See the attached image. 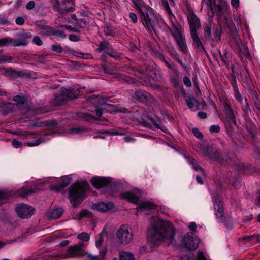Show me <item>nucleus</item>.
Returning a JSON list of instances; mask_svg holds the SVG:
<instances>
[{
    "instance_id": "nucleus-1",
    "label": "nucleus",
    "mask_w": 260,
    "mask_h": 260,
    "mask_svg": "<svg viewBox=\"0 0 260 260\" xmlns=\"http://www.w3.org/2000/svg\"><path fill=\"white\" fill-rule=\"evenodd\" d=\"M151 240L154 245H159L162 241L167 240L174 244L175 230L168 221L160 220L148 230Z\"/></svg>"
},
{
    "instance_id": "nucleus-2",
    "label": "nucleus",
    "mask_w": 260,
    "mask_h": 260,
    "mask_svg": "<svg viewBox=\"0 0 260 260\" xmlns=\"http://www.w3.org/2000/svg\"><path fill=\"white\" fill-rule=\"evenodd\" d=\"M202 147L206 156L217 160L222 165H231L235 157L234 155L230 154L224 150H217L214 144L207 145L206 147L202 146Z\"/></svg>"
},
{
    "instance_id": "nucleus-3",
    "label": "nucleus",
    "mask_w": 260,
    "mask_h": 260,
    "mask_svg": "<svg viewBox=\"0 0 260 260\" xmlns=\"http://www.w3.org/2000/svg\"><path fill=\"white\" fill-rule=\"evenodd\" d=\"M90 187L86 181L75 183L69 188V198L72 206L75 208L84 199L85 191Z\"/></svg>"
},
{
    "instance_id": "nucleus-4",
    "label": "nucleus",
    "mask_w": 260,
    "mask_h": 260,
    "mask_svg": "<svg viewBox=\"0 0 260 260\" xmlns=\"http://www.w3.org/2000/svg\"><path fill=\"white\" fill-rule=\"evenodd\" d=\"M136 9L141 14V20L144 26L149 31H154V28L151 22L148 12L149 7L143 0H132Z\"/></svg>"
},
{
    "instance_id": "nucleus-5",
    "label": "nucleus",
    "mask_w": 260,
    "mask_h": 260,
    "mask_svg": "<svg viewBox=\"0 0 260 260\" xmlns=\"http://www.w3.org/2000/svg\"><path fill=\"white\" fill-rule=\"evenodd\" d=\"M78 96V92L73 88H62L60 93L55 95L54 105L57 106L63 105L67 101Z\"/></svg>"
},
{
    "instance_id": "nucleus-6",
    "label": "nucleus",
    "mask_w": 260,
    "mask_h": 260,
    "mask_svg": "<svg viewBox=\"0 0 260 260\" xmlns=\"http://www.w3.org/2000/svg\"><path fill=\"white\" fill-rule=\"evenodd\" d=\"M107 236V232L105 229H103L102 232L98 235V237L95 241L96 247L99 249V255H92L88 254L87 257L92 260H104L105 254L107 252V249L105 247H102V244L104 241V238Z\"/></svg>"
},
{
    "instance_id": "nucleus-7",
    "label": "nucleus",
    "mask_w": 260,
    "mask_h": 260,
    "mask_svg": "<svg viewBox=\"0 0 260 260\" xmlns=\"http://www.w3.org/2000/svg\"><path fill=\"white\" fill-rule=\"evenodd\" d=\"M84 244L83 242H79L77 244L70 246L64 254L65 258H80L87 256L89 253L84 251L83 247Z\"/></svg>"
},
{
    "instance_id": "nucleus-8",
    "label": "nucleus",
    "mask_w": 260,
    "mask_h": 260,
    "mask_svg": "<svg viewBox=\"0 0 260 260\" xmlns=\"http://www.w3.org/2000/svg\"><path fill=\"white\" fill-rule=\"evenodd\" d=\"M214 207L215 215L217 218L219 219V222L224 223L225 226L232 228L233 222H230L229 223H228L226 221L225 218L224 217V212L223 204L218 196H216L214 200Z\"/></svg>"
},
{
    "instance_id": "nucleus-9",
    "label": "nucleus",
    "mask_w": 260,
    "mask_h": 260,
    "mask_svg": "<svg viewBox=\"0 0 260 260\" xmlns=\"http://www.w3.org/2000/svg\"><path fill=\"white\" fill-rule=\"evenodd\" d=\"M15 210L20 218L28 219L34 214L35 210L32 206L21 203L16 205Z\"/></svg>"
},
{
    "instance_id": "nucleus-10",
    "label": "nucleus",
    "mask_w": 260,
    "mask_h": 260,
    "mask_svg": "<svg viewBox=\"0 0 260 260\" xmlns=\"http://www.w3.org/2000/svg\"><path fill=\"white\" fill-rule=\"evenodd\" d=\"M116 236L122 244H128L133 239V234L131 229L125 225H122L116 232Z\"/></svg>"
},
{
    "instance_id": "nucleus-11",
    "label": "nucleus",
    "mask_w": 260,
    "mask_h": 260,
    "mask_svg": "<svg viewBox=\"0 0 260 260\" xmlns=\"http://www.w3.org/2000/svg\"><path fill=\"white\" fill-rule=\"evenodd\" d=\"M187 19L189 24L190 34L197 32V30L201 27L200 19L195 14L192 9L187 11Z\"/></svg>"
},
{
    "instance_id": "nucleus-12",
    "label": "nucleus",
    "mask_w": 260,
    "mask_h": 260,
    "mask_svg": "<svg viewBox=\"0 0 260 260\" xmlns=\"http://www.w3.org/2000/svg\"><path fill=\"white\" fill-rule=\"evenodd\" d=\"M6 76L9 77L10 80H14L18 77L36 78L37 74L34 71H17L9 68Z\"/></svg>"
},
{
    "instance_id": "nucleus-13",
    "label": "nucleus",
    "mask_w": 260,
    "mask_h": 260,
    "mask_svg": "<svg viewBox=\"0 0 260 260\" xmlns=\"http://www.w3.org/2000/svg\"><path fill=\"white\" fill-rule=\"evenodd\" d=\"M200 242V239L198 237L193 236L192 233H187L184 236L182 243L184 247L189 250H194L196 249Z\"/></svg>"
},
{
    "instance_id": "nucleus-14",
    "label": "nucleus",
    "mask_w": 260,
    "mask_h": 260,
    "mask_svg": "<svg viewBox=\"0 0 260 260\" xmlns=\"http://www.w3.org/2000/svg\"><path fill=\"white\" fill-rule=\"evenodd\" d=\"M225 107L227 109V111L226 112V118L224 122L225 126L226 127L228 134L229 136H231L234 132V128H233L232 124L236 125V121L233 112L229 105L226 104Z\"/></svg>"
},
{
    "instance_id": "nucleus-15",
    "label": "nucleus",
    "mask_w": 260,
    "mask_h": 260,
    "mask_svg": "<svg viewBox=\"0 0 260 260\" xmlns=\"http://www.w3.org/2000/svg\"><path fill=\"white\" fill-rule=\"evenodd\" d=\"M205 2L208 7L214 13V11L216 14L221 17L223 14V11L226 8V4L224 2H221L220 4H216L215 0H202V2Z\"/></svg>"
},
{
    "instance_id": "nucleus-16",
    "label": "nucleus",
    "mask_w": 260,
    "mask_h": 260,
    "mask_svg": "<svg viewBox=\"0 0 260 260\" xmlns=\"http://www.w3.org/2000/svg\"><path fill=\"white\" fill-rule=\"evenodd\" d=\"M111 179L110 177L96 176L91 179V184L96 188L105 187L106 190L111 188Z\"/></svg>"
},
{
    "instance_id": "nucleus-17",
    "label": "nucleus",
    "mask_w": 260,
    "mask_h": 260,
    "mask_svg": "<svg viewBox=\"0 0 260 260\" xmlns=\"http://www.w3.org/2000/svg\"><path fill=\"white\" fill-rule=\"evenodd\" d=\"M172 36L174 38L180 50L183 53L186 54L188 52V48L186 43V39L183 37L182 31L173 34Z\"/></svg>"
},
{
    "instance_id": "nucleus-18",
    "label": "nucleus",
    "mask_w": 260,
    "mask_h": 260,
    "mask_svg": "<svg viewBox=\"0 0 260 260\" xmlns=\"http://www.w3.org/2000/svg\"><path fill=\"white\" fill-rule=\"evenodd\" d=\"M190 36L192 40V45L197 52L206 53L207 51L204 47L203 43L199 37L197 32L190 33Z\"/></svg>"
},
{
    "instance_id": "nucleus-19",
    "label": "nucleus",
    "mask_w": 260,
    "mask_h": 260,
    "mask_svg": "<svg viewBox=\"0 0 260 260\" xmlns=\"http://www.w3.org/2000/svg\"><path fill=\"white\" fill-rule=\"evenodd\" d=\"M106 99L107 98L105 96H100L99 95H96L94 94L88 98V101L93 103L96 107L99 106H102L104 105H107L112 107H115L113 105L107 103L106 101Z\"/></svg>"
},
{
    "instance_id": "nucleus-20",
    "label": "nucleus",
    "mask_w": 260,
    "mask_h": 260,
    "mask_svg": "<svg viewBox=\"0 0 260 260\" xmlns=\"http://www.w3.org/2000/svg\"><path fill=\"white\" fill-rule=\"evenodd\" d=\"M72 181V179L71 177L64 176L60 178L58 184L53 186L52 189L61 191L65 187L68 186Z\"/></svg>"
},
{
    "instance_id": "nucleus-21",
    "label": "nucleus",
    "mask_w": 260,
    "mask_h": 260,
    "mask_svg": "<svg viewBox=\"0 0 260 260\" xmlns=\"http://www.w3.org/2000/svg\"><path fill=\"white\" fill-rule=\"evenodd\" d=\"M167 14L168 15L169 21L170 22L171 26L172 27V29L170 28H169L172 35L180 31H182V28L180 24L178 22L175 23L173 21V19H175V16L173 14L172 12H171V13H168Z\"/></svg>"
},
{
    "instance_id": "nucleus-22",
    "label": "nucleus",
    "mask_w": 260,
    "mask_h": 260,
    "mask_svg": "<svg viewBox=\"0 0 260 260\" xmlns=\"http://www.w3.org/2000/svg\"><path fill=\"white\" fill-rule=\"evenodd\" d=\"M147 118L155 128L160 129L164 132L167 133L168 130L167 127L161 125L162 122L160 118L155 116H152L149 114L147 116Z\"/></svg>"
},
{
    "instance_id": "nucleus-23",
    "label": "nucleus",
    "mask_w": 260,
    "mask_h": 260,
    "mask_svg": "<svg viewBox=\"0 0 260 260\" xmlns=\"http://www.w3.org/2000/svg\"><path fill=\"white\" fill-rule=\"evenodd\" d=\"M93 206L94 209L102 212L111 210L114 207V205L112 202H108L107 203L102 202L94 204Z\"/></svg>"
},
{
    "instance_id": "nucleus-24",
    "label": "nucleus",
    "mask_w": 260,
    "mask_h": 260,
    "mask_svg": "<svg viewBox=\"0 0 260 260\" xmlns=\"http://www.w3.org/2000/svg\"><path fill=\"white\" fill-rule=\"evenodd\" d=\"M45 126L48 128V132L45 133V135H52L58 133V131L51 132V130L58 127L59 124L55 120H47L44 122Z\"/></svg>"
},
{
    "instance_id": "nucleus-25",
    "label": "nucleus",
    "mask_w": 260,
    "mask_h": 260,
    "mask_svg": "<svg viewBox=\"0 0 260 260\" xmlns=\"http://www.w3.org/2000/svg\"><path fill=\"white\" fill-rule=\"evenodd\" d=\"M28 44L27 40H23L21 37H18L17 39L8 37V46L10 45L13 47L23 46H25Z\"/></svg>"
},
{
    "instance_id": "nucleus-26",
    "label": "nucleus",
    "mask_w": 260,
    "mask_h": 260,
    "mask_svg": "<svg viewBox=\"0 0 260 260\" xmlns=\"http://www.w3.org/2000/svg\"><path fill=\"white\" fill-rule=\"evenodd\" d=\"M120 198L125 200L128 202L137 203L138 202L139 198L133 192L129 191H125L122 192L120 195Z\"/></svg>"
},
{
    "instance_id": "nucleus-27",
    "label": "nucleus",
    "mask_w": 260,
    "mask_h": 260,
    "mask_svg": "<svg viewBox=\"0 0 260 260\" xmlns=\"http://www.w3.org/2000/svg\"><path fill=\"white\" fill-rule=\"evenodd\" d=\"M37 190L36 187H23L18 190V193L20 197H25L36 192Z\"/></svg>"
},
{
    "instance_id": "nucleus-28",
    "label": "nucleus",
    "mask_w": 260,
    "mask_h": 260,
    "mask_svg": "<svg viewBox=\"0 0 260 260\" xmlns=\"http://www.w3.org/2000/svg\"><path fill=\"white\" fill-rule=\"evenodd\" d=\"M63 213V210L62 208H56L49 212V216L51 219H57L61 216Z\"/></svg>"
},
{
    "instance_id": "nucleus-29",
    "label": "nucleus",
    "mask_w": 260,
    "mask_h": 260,
    "mask_svg": "<svg viewBox=\"0 0 260 260\" xmlns=\"http://www.w3.org/2000/svg\"><path fill=\"white\" fill-rule=\"evenodd\" d=\"M135 97L139 101H144L148 99L150 94L143 90H138L135 92Z\"/></svg>"
},
{
    "instance_id": "nucleus-30",
    "label": "nucleus",
    "mask_w": 260,
    "mask_h": 260,
    "mask_svg": "<svg viewBox=\"0 0 260 260\" xmlns=\"http://www.w3.org/2000/svg\"><path fill=\"white\" fill-rule=\"evenodd\" d=\"M156 205L151 202L146 201L140 203L138 206V209L139 210H149L151 209H154Z\"/></svg>"
},
{
    "instance_id": "nucleus-31",
    "label": "nucleus",
    "mask_w": 260,
    "mask_h": 260,
    "mask_svg": "<svg viewBox=\"0 0 260 260\" xmlns=\"http://www.w3.org/2000/svg\"><path fill=\"white\" fill-rule=\"evenodd\" d=\"M106 53L109 56L113 58L115 60H120L122 58V54L116 50L111 48L106 51Z\"/></svg>"
},
{
    "instance_id": "nucleus-32",
    "label": "nucleus",
    "mask_w": 260,
    "mask_h": 260,
    "mask_svg": "<svg viewBox=\"0 0 260 260\" xmlns=\"http://www.w3.org/2000/svg\"><path fill=\"white\" fill-rule=\"evenodd\" d=\"M38 26L39 30H41V32L44 35L49 36L52 35L53 28L52 27L41 24H38Z\"/></svg>"
},
{
    "instance_id": "nucleus-33",
    "label": "nucleus",
    "mask_w": 260,
    "mask_h": 260,
    "mask_svg": "<svg viewBox=\"0 0 260 260\" xmlns=\"http://www.w3.org/2000/svg\"><path fill=\"white\" fill-rule=\"evenodd\" d=\"M197 100L192 94L189 95L185 100V103L189 108L192 109L196 105Z\"/></svg>"
},
{
    "instance_id": "nucleus-34",
    "label": "nucleus",
    "mask_w": 260,
    "mask_h": 260,
    "mask_svg": "<svg viewBox=\"0 0 260 260\" xmlns=\"http://www.w3.org/2000/svg\"><path fill=\"white\" fill-rule=\"evenodd\" d=\"M245 128L253 137H255L256 128L254 124L251 123L250 121H247Z\"/></svg>"
},
{
    "instance_id": "nucleus-35",
    "label": "nucleus",
    "mask_w": 260,
    "mask_h": 260,
    "mask_svg": "<svg viewBox=\"0 0 260 260\" xmlns=\"http://www.w3.org/2000/svg\"><path fill=\"white\" fill-rule=\"evenodd\" d=\"M212 23L209 22L204 28V37L206 40L210 39L212 36Z\"/></svg>"
},
{
    "instance_id": "nucleus-36",
    "label": "nucleus",
    "mask_w": 260,
    "mask_h": 260,
    "mask_svg": "<svg viewBox=\"0 0 260 260\" xmlns=\"http://www.w3.org/2000/svg\"><path fill=\"white\" fill-rule=\"evenodd\" d=\"M120 260H135L134 255L129 252H121L119 254Z\"/></svg>"
},
{
    "instance_id": "nucleus-37",
    "label": "nucleus",
    "mask_w": 260,
    "mask_h": 260,
    "mask_svg": "<svg viewBox=\"0 0 260 260\" xmlns=\"http://www.w3.org/2000/svg\"><path fill=\"white\" fill-rule=\"evenodd\" d=\"M167 51L168 53H169L170 55L176 61H180L179 54L173 47H168L167 48Z\"/></svg>"
},
{
    "instance_id": "nucleus-38",
    "label": "nucleus",
    "mask_w": 260,
    "mask_h": 260,
    "mask_svg": "<svg viewBox=\"0 0 260 260\" xmlns=\"http://www.w3.org/2000/svg\"><path fill=\"white\" fill-rule=\"evenodd\" d=\"M110 45L109 42L104 40L100 42L98 48L96 49V50L99 52H101L105 50H108V46Z\"/></svg>"
},
{
    "instance_id": "nucleus-39",
    "label": "nucleus",
    "mask_w": 260,
    "mask_h": 260,
    "mask_svg": "<svg viewBox=\"0 0 260 260\" xmlns=\"http://www.w3.org/2000/svg\"><path fill=\"white\" fill-rule=\"evenodd\" d=\"M104 32L106 36L114 37L115 35V32L113 28L110 25H107L104 27Z\"/></svg>"
},
{
    "instance_id": "nucleus-40",
    "label": "nucleus",
    "mask_w": 260,
    "mask_h": 260,
    "mask_svg": "<svg viewBox=\"0 0 260 260\" xmlns=\"http://www.w3.org/2000/svg\"><path fill=\"white\" fill-rule=\"evenodd\" d=\"M142 85L153 90H160L161 89L160 86L155 82H142Z\"/></svg>"
},
{
    "instance_id": "nucleus-41",
    "label": "nucleus",
    "mask_w": 260,
    "mask_h": 260,
    "mask_svg": "<svg viewBox=\"0 0 260 260\" xmlns=\"http://www.w3.org/2000/svg\"><path fill=\"white\" fill-rule=\"evenodd\" d=\"M160 57H161V59L162 60V61L165 63V64L167 65V67L171 69L172 70V71L176 75H178V71H177V70L176 69L175 67L174 66H173V65H171V64H170L165 59L164 56L162 54H160Z\"/></svg>"
},
{
    "instance_id": "nucleus-42",
    "label": "nucleus",
    "mask_w": 260,
    "mask_h": 260,
    "mask_svg": "<svg viewBox=\"0 0 260 260\" xmlns=\"http://www.w3.org/2000/svg\"><path fill=\"white\" fill-rule=\"evenodd\" d=\"M221 32L222 28L221 26H217L216 27L215 30L213 33V35L216 42H218L220 40Z\"/></svg>"
},
{
    "instance_id": "nucleus-43",
    "label": "nucleus",
    "mask_w": 260,
    "mask_h": 260,
    "mask_svg": "<svg viewBox=\"0 0 260 260\" xmlns=\"http://www.w3.org/2000/svg\"><path fill=\"white\" fill-rule=\"evenodd\" d=\"M44 142H45V140L44 138L42 137L34 141L33 142H27L26 145L28 147H33V146H38L41 143Z\"/></svg>"
},
{
    "instance_id": "nucleus-44",
    "label": "nucleus",
    "mask_w": 260,
    "mask_h": 260,
    "mask_svg": "<svg viewBox=\"0 0 260 260\" xmlns=\"http://www.w3.org/2000/svg\"><path fill=\"white\" fill-rule=\"evenodd\" d=\"M218 53L219 54L220 59H221L223 64L226 66H228L229 65V60L227 55L226 51L225 50V52L223 54L221 53L220 51H219Z\"/></svg>"
},
{
    "instance_id": "nucleus-45",
    "label": "nucleus",
    "mask_w": 260,
    "mask_h": 260,
    "mask_svg": "<svg viewBox=\"0 0 260 260\" xmlns=\"http://www.w3.org/2000/svg\"><path fill=\"white\" fill-rule=\"evenodd\" d=\"M77 238L84 242H87L89 240L90 235L86 232H82L78 235Z\"/></svg>"
},
{
    "instance_id": "nucleus-46",
    "label": "nucleus",
    "mask_w": 260,
    "mask_h": 260,
    "mask_svg": "<svg viewBox=\"0 0 260 260\" xmlns=\"http://www.w3.org/2000/svg\"><path fill=\"white\" fill-rule=\"evenodd\" d=\"M14 101L19 105H22L26 102V98L24 96L17 95L14 97Z\"/></svg>"
},
{
    "instance_id": "nucleus-47",
    "label": "nucleus",
    "mask_w": 260,
    "mask_h": 260,
    "mask_svg": "<svg viewBox=\"0 0 260 260\" xmlns=\"http://www.w3.org/2000/svg\"><path fill=\"white\" fill-rule=\"evenodd\" d=\"M86 132L85 128L83 127H76L71 128L70 130V133L80 134Z\"/></svg>"
},
{
    "instance_id": "nucleus-48",
    "label": "nucleus",
    "mask_w": 260,
    "mask_h": 260,
    "mask_svg": "<svg viewBox=\"0 0 260 260\" xmlns=\"http://www.w3.org/2000/svg\"><path fill=\"white\" fill-rule=\"evenodd\" d=\"M86 22L83 19H77L76 23V27L79 29H82L84 28L86 25Z\"/></svg>"
},
{
    "instance_id": "nucleus-49",
    "label": "nucleus",
    "mask_w": 260,
    "mask_h": 260,
    "mask_svg": "<svg viewBox=\"0 0 260 260\" xmlns=\"http://www.w3.org/2000/svg\"><path fill=\"white\" fill-rule=\"evenodd\" d=\"M52 35L54 36L58 37L62 39H64L67 37L64 32L61 30H54L53 29Z\"/></svg>"
},
{
    "instance_id": "nucleus-50",
    "label": "nucleus",
    "mask_w": 260,
    "mask_h": 260,
    "mask_svg": "<svg viewBox=\"0 0 260 260\" xmlns=\"http://www.w3.org/2000/svg\"><path fill=\"white\" fill-rule=\"evenodd\" d=\"M9 194L4 191H0V205L7 202Z\"/></svg>"
},
{
    "instance_id": "nucleus-51",
    "label": "nucleus",
    "mask_w": 260,
    "mask_h": 260,
    "mask_svg": "<svg viewBox=\"0 0 260 260\" xmlns=\"http://www.w3.org/2000/svg\"><path fill=\"white\" fill-rule=\"evenodd\" d=\"M161 5L167 13L172 12L167 0H161Z\"/></svg>"
},
{
    "instance_id": "nucleus-52",
    "label": "nucleus",
    "mask_w": 260,
    "mask_h": 260,
    "mask_svg": "<svg viewBox=\"0 0 260 260\" xmlns=\"http://www.w3.org/2000/svg\"><path fill=\"white\" fill-rule=\"evenodd\" d=\"M245 239L248 241L255 240V241L260 242V235L253 234L252 235L247 236L245 238Z\"/></svg>"
},
{
    "instance_id": "nucleus-53",
    "label": "nucleus",
    "mask_w": 260,
    "mask_h": 260,
    "mask_svg": "<svg viewBox=\"0 0 260 260\" xmlns=\"http://www.w3.org/2000/svg\"><path fill=\"white\" fill-rule=\"evenodd\" d=\"M53 9L57 11L60 15L62 11V8L61 7V4L59 3L58 0H55V3L53 6Z\"/></svg>"
},
{
    "instance_id": "nucleus-54",
    "label": "nucleus",
    "mask_w": 260,
    "mask_h": 260,
    "mask_svg": "<svg viewBox=\"0 0 260 260\" xmlns=\"http://www.w3.org/2000/svg\"><path fill=\"white\" fill-rule=\"evenodd\" d=\"M192 133L194 136L199 139H202L204 137L203 134L197 128H193L192 129Z\"/></svg>"
},
{
    "instance_id": "nucleus-55",
    "label": "nucleus",
    "mask_w": 260,
    "mask_h": 260,
    "mask_svg": "<svg viewBox=\"0 0 260 260\" xmlns=\"http://www.w3.org/2000/svg\"><path fill=\"white\" fill-rule=\"evenodd\" d=\"M78 116L80 118L88 119V118L92 119H96V118L91 114H86L84 113H79Z\"/></svg>"
},
{
    "instance_id": "nucleus-56",
    "label": "nucleus",
    "mask_w": 260,
    "mask_h": 260,
    "mask_svg": "<svg viewBox=\"0 0 260 260\" xmlns=\"http://www.w3.org/2000/svg\"><path fill=\"white\" fill-rule=\"evenodd\" d=\"M60 27L62 28H64L65 29L67 30H69L70 31L76 32H80L81 30L77 28L76 26L73 27H72L71 25H60Z\"/></svg>"
},
{
    "instance_id": "nucleus-57",
    "label": "nucleus",
    "mask_w": 260,
    "mask_h": 260,
    "mask_svg": "<svg viewBox=\"0 0 260 260\" xmlns=\"http://www.w3.org/2000/svg\"><path fill=\"white\" fill-rule=\"evenodd\" d=\"M116 67L115 66H113L112 67L104 66L103 67V70L104 72L107 74H112L113 71L115 69Z\"/></svg>"
},
{
    "instance_id": "nucleus-58",
    "label": "nucleus",
    "mask_w": 260,
    "mask_h": 260,
    "mask_svg": "<svg viewBox=\"0 0 260 260\" xmlns=\"http://www.w3.org/2000/svg\"><path fill=\"white\" fill-rule=\"evenodd\" d=\"M74 10H75L74 6H71V7H69L66 8H62V11H63H63H62L61 13V15H62V16L66 15L68 13L71 12H73Z\"/></svg>"
},
{
    "instance_id": "nucleus-59",
    "label": "nucleus",
    "mask_w": 260,
    "mask_h": 260,
    "mask_svg": "<svg viewBox=\"0 0 260 260\" xmlns=\"http://www.w3.org/2000/svg\"><path fill=\"white\" fill-rule=\"evenodd\" d=\"M51 49L53 51L57 53H61L63 51L62 47L60 45H53L51 46Z\"/></svg>"
},
{
    "instance_id": "nucleus-60",
    "label": "nucleus",
    "mask_w": 260,
    "mask_h": 260,
    "mask_svg": "<svg viewBox=\"0 0 260 260\" xmlns=\"http://www.w3.org/2000/svg\"><path fill=\"white\" fill-rule=\"evenodd\" d=\"M18 37H21L23 40H27V39L32 37L31 34L29 32H23L18 35Z\"/></svg>"
},
{
    "instance_id": "nucleus-61",
    "label": "nucleus",
    "mask_w": 260,
    "mask_h": 260,
    "mask_svg": "<svg viewBox=\"0 0 260 260\" xmlns=\"http://www.w3.org/2000/svg\"><path fill=\"white\" fill-rule=\"evenodd\" d=\"M100 134H110L111 135H123V133L119 132L118 131H105L103 132L100 133Z\"/></svg>"
},
{
    "instance_id": "nucleus-62",
    "label": "nucleus",
    "mask_w": 260,
    "mask_h": 260,
    "mask_svg": "<svg viewBox=\"0 0 260 260\" xmlns=\"http://www.w3.org/2000/svg\"><path fill=\"white\" fill-rule=\"evenodd\" d=\"M11 24L10 21L6 17H3L0 15V25H8Z\"/></svg>"
},
{
    "instance_id": "nucleus-63",
    "label": "nucleus",
    "mask_w": 260,
    "mask_h": 260,
    "mask_svg": "<svg viewBox=\"0 0 260 260\" xmlns=\"http://www.w3.org/2000/svg\"><path fill=\"white\" fill-rule=\"evenodd\" d=\"M206 106V104L205 101L200 103L197 100L196 107L197 109L203 110L205 109Z\"/></svg>"
},
{
    "instance_id": "nucleus-64",
    "label": "nucleus",
    "mask_w": 260,
    "mask_h": 260,
    "mask_svg": "<svg viewBox=\"0 0 260 260\" xmlns=\"http://www.w3.org/2000/svg\"><path fill=\"white\" fill-rule=\"evenodd\" d=\"M220 128L218 125H212L210 126L209 131L211 133H218Z\"/></svg>"
}]
</instances>
